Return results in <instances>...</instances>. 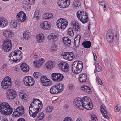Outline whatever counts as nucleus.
<instances>
[{"instance_id":"nucleus-1","label":"nucleus","mask_w":121,"mask_h":121,"mask_svg":"<svg viewBox=\"0 0 121 121\" xmlns=\"http://www.w3.org/2000/svg\"><path fill=\"white\" fill-rule=\"evenodd\" d=\"M42 103L37 99L33 100L31 103L29 108V112L30 117L35 118L42 108Z\"/></svg>"},{"instance_id":"nucleus-2","label":"nucleus","mask_w":121,"mask_h":121,"mask_svg":"<svg viewBox=\"0 0 121 121\" xmlns=\"http://www.w3.org/2000/svg\"><path fill=\"white\" fill-rule=\"evenodd\" d=\"M22 53L19 50H16L12 52L9 55V59L12 63H17L22 59Z\"/></svg>"},{"instance_id":"nucleus-3","label":"nucleus","mask_w":121,"mask_h":121,"mask_svg":"<svg viewBox=\"0 0 121 121\" xmlns=\"http://www.w3.org/2000/svg\"><path fill=\"white\" fill-rule=\"evenodd\" d=\"M12 112L13 109L7 103L3 102L0 104V113L1 114L10 115Z\"/></svg>"},{"instance_id":"nucleus-4","label":"nucleus","mask_w":121,"mask_h":121,"mask_svg":"<svg viewBox=\"0 0 121 121\" xmlns=\"http://www.w3.org/2000/svg\"><path fill=\"white\" fill-rule=\"evenodd\" d=\"M83 64L81 61H77L74 62L72 65V69L73 72L75 74L80 73L82 70Z\"/></svg>"},{"instance_id":"nucleus-5","label":"nucleus","mask_w":121,"mask_h":121,"mask_svg":"<svg viewBox=\"0 0 121 121\" xmlns=\"http://www.w3.org/2000/svg\"><path fill=\"white\" fill-rule=\"evenodd\" d=\"M78 18L83 24L86 23L88 20L87 13L83 11H78L76 13Z\"/></svg>"},{"instance_id":"nucleus-6","label":"nucleus","mask_w":121,"mask_h":121,"mask_svg":"<svg viewBox=\"0 0 121 121\" xmlns=\"http://www.w3.org/2000/svg\"><path fill=\"white\" fill-rule=\"evenodd\" d=\"M82 101L83 109L84 108L89 110L92 109L93 107V104L89 97L86 96L83 97Z\"/></svg>"},{"instance_id":"nucleus-7","label":"nucleus","mask_w":121,"mask_h":121,"mask_svg":"<svg viewBox=\"0 0 121 121\" xmlns=\"http://www.w3.org/2000/svg\"><path fill=\"white\" fill-rule=\"evenodd\" d=\"M68 21L64 18H60L56 22L57 27L60 30H64L68 26Z\"/></svg>"},{"instance_id":"nucleus-8","label":"nucleus","mask_w":121,"mask_h":121,"mask_svg":"<svg viewBox=\"0 0 121 121\" xmlns=\"http://www.w3.org/2000/svg\"><path fill=\"white\" fill-rule=\"evenodd\" d=\"M1 85L3 89H6L12 86L11 78L8 76L6 77L2 81Z\"/></svg>"},{"instance_id":"nucleus-9","label":"nucleus","mask_w":121,"mask_h":121,"mask_svg":"<svg viewBox=\"0 0 121 121\" xmlns=\"http://www.w3.org/2000/svg\"><path fill=\"white\" fill-rule=\"evenodd\" d=\"M12 46L11 41L9 39H6L3 43L2 49L5 52L10 51L12 48Z\"/></svg>"},{"instance_id":"nucleus-10","label":"nucleus","mask_w":121,"mask_h":121,"mask_svg":"<svg viewBox=\"0 0 121 121\" xmlns=\"http://www.w3.org/2000/svg\"><path fill=\"white\" fill-rule=\"evenodd\" d=\"M58 67L61 71L64 73L68 72L69 69V64L65 61L60 62L58 64Z\"/></svg>"},{"instance_id":"nucleus-11","label":"nucleus","mask_w":121,"mask_h":121,"mask_svg":"<svg viewBox=\"0 0 121 121\" xmlns=\"http://www.w3.org/2000/svg\"><path fill=\"white\" fill-rule=\"evenodd\" d=\"M6 94L7 99L10 100L14 99L17 96L16 91L15 90L11 88H9L7 90Z\"/></svg>"},{"instance_id":"nucleus-12","label":"nucleus","mask_w":121,"mask_h":121,"mask_svg":"<svg viewBox=\"0 0 121 121\" xmlns=\"http://www.w3.org/2000/svg\"><path fill=\"white\" fill-rule=\"evenodd\" d=\"M51 78L53 81L56 82L61 81L64 79L63 75L60 73H53L51 74Z\"/></svg>"},{"instance_id":"nucleus-13","label":"nucleus","mask_w":121,"mask_h":121,"mask_svg":"<svg viewBox=\"0 0 121 121\" xmlns=\"http://www.w3.org/2000/svg\"><path fill=\"white\" fill-rule=\"evenodd\" d=\"M23 81L25 85L29 87L33 86L34 83V80L33 78L30 76H27L24 77Z\"/></svg>"},{"instance_id":"nucleus-14","label":"nucleus","mask_w":121,"mask_h":121,"mask_svg":"<svg viewBox=\"0 0 121 121\" xmlns=\"http://www.w3.org/2000/svg\"><path fill=\"white\" fill-rule=\"evenodd\" d=\"M39 27L41 29L44 30H48L51 28V23L47 21H44L41 22L39 25Z\"/></svg>"},{"instance_id":"nucleus-15","label":"nucleus","mask_w":121,"mask_h":121,"mask_svg":"<svg viewBox=\"0 0 121 121\" xmlns=\"http://www.w3.org/2000/svg\"><path fill=\"white\" fill-rule=\"evenodd\" d=\"M25 111L24 107L22 106L18 107L13 112L12 116L13 117H18L23 114Z\"/></svg>"},{"instance_id":"nucleus-16","label":"nucleus","mask_w":121,"mask_h":121,"mask_svg":"<svg viewBox=\"0 0 121 121\" xmlns=\"http://www.w3.org/2000/svg\"><path fill=\"white\" fill-rule=\"evenodd\" d=\"M61 56L64 59L68 61L72 60L75 58V55L73 52H63Z\"/></svg>"},{"instance_id":"nucleus-17","label":"nucleus","mask_w":121,"mask_h":121,"mask_svg":"<svg viewBox=\"0 0 121 121\" xmlns=\"http://www.w3.org/2000/svg\"><path fill=\"white\" fill-rule=\"evenodd\" d=\"M3 36L6 38H9L13 37L14 35V32L12 30L5 29L2 30Z\"/></svg>"},{"instance_id":"nucleus-18","label":"nucleus","mask_w":121,"mask_h":121,"mask_svg":"<svg viewBox=\"0 0 121 121\" xmlns=\"http://www.w3.org/2000/svg\"><path fill=\"white\" fill-rule=\"evenodd\" d=\"M26 16L23 11H20L17 13L16 15L17 20L21 22H25L26 19Z\"/></svg>"},{"instance_id":"nucleus-19","label":"nucleus","mask_w":121,"mask_h":121,"mask_svg":"<svg viewBox=\"0 0 121 121\" xmlns=\"http://www.w3.org/2000/svg\"><path fill=\"white\" fill-rule=\"evenodd\" d=\"M70 0H60L57 2L58 6L60 8H65L67 7L70 5Z\"/></svg>"},{"instance_id":"nucleus-20","label":"nucleus","mask_w":121,"mask_h":121,"mask_svg":"<svg viewBox=\"0 0 121 121\" xmlns=\"http://www.w3.org/2000/svg\"><path fill=\"white\" fill-rule=\"evenodd\" d=\"M41 82L44 86H48L52 84V81L45 76H42L40 78Z\"/></svg>"},{"instance_id":"nucleus-21","label":"nucleus","mask_w":121,"mask_h":121,"mask_svg":"<svg viewBox=\"0 0 121 121\" xmlns=\"http://www.w3.org/2000/svg\"><path fill=\"white\" fill-rule=\"evenodd\" d=\"M82 101V98H79L75 99L73 102L74 106L79 109L83 110Z\"/></svg>"},{"instance_id":"nucleus-22","label":"nucleus","mask_w":121,"mask_h":121,"mask_svg":"<svg viewBox=\"0 0 121 121\" xmlns=\"http://www.w3.org/2000/svg\"><path fill=\"white\" fill-rule=\"evenodd\" d=\"M45 61L43 58H40L38 60H35L33 62V65L35 67H39L44 63Z\"/></svg>"},{"instance_id":"nucleus-23","label":"nucleus","mask_w":121,"mask_h":121,"mask_svg":"<svg viewBox=\"0 0 121 121\" xmlns=\"http://www.w3.org/2000/svg\"><path fill=\"white\" fill-rule=\"evenodd\" d=\"M106 39L108 42H111L114 39V35L110 30H108L107 33Z\"/></svg>"},{"instance_id":"nucleus-24","label":"nucleus","mask_w":121,"mask_h":121,"mask_svg":"<svg viewBox=\"0 0 121 121\" xmlns=\"http://www.w3.org/2000/svg\"><path fill=\"white\" fill-rule=\"evenodd\" d=\"M36 39L38 43L43 42L45 39L44 34L42 33L38 34L36 36Z\"/></svg>"},{"instance_id":"nucleus-25","label":"nucleus","mask_w":121,"mask_h":121,"mask_svg":"<svg viewBox=\"0 0 121 121\" xmlns=\"http://www.w3.org/2000/svg\"><path fill=\"white\" fill-rule=\"evenodd\" d=\"M53 17V14L51 13H45L42 16V18L44 20L51 19Z\"/></svg>"},{"instance_id":"nucleus-26","label":"nucleus","mask_w":121,"mask_h":121,"mask_svg":"<svg viewBox=\"0 0 121 121\" xmlns=\"http://www.w3.org/2000/svg\"><path fill=\"white\" fill-rule=\"evenodd\" d=\"M54 61L50 60L47 62L46 64V67L49 70H50L54 68L55 65Z\"/></svg>"},{"instance_id":"nucleus-27","label":"nucleus","mask_w":121,"mask_h":121,"mask_svg":"<svg viewBox=\"0 0 121 121\" xmlns=\"http://www.w3.org/2000/svg\"><path fill=\"white\" fill-rule=\"evenodd\" d=\"M8 21L5 18L2 17L0 18V27L3 28L7 25Z\"/></svg>"},{"instance_id":"nucleus-28","label":"nucleus","mask_w":121,"mask_h":121,"mask_svg":"<svg viewBox=\"0 0 121 121\" xmlns=\"http://www.w3.org/2000/svg\"><path fill=\"white\" fill-rule=\"evenodd\" d=\"M18 95L19 97L22 100H26L28 99V94L23 91H20L18 93Z\"/></svg>"},{"instance_id":"nucleus-29","label":"nucleus","mask_w":121,"mask_h":121,"mask_svg":"<svg viewBox=\"0 0 121 121\" xmlns=\"http://www.w3.org/2000/svg\"><path fill=\"white\" fill-rule=\"evenodd\" d=\"M17 22L15 20H12L9 23V26L11 29H16L18 26Z\"/></svg>"},{"instance_id":"nucleus-30","label":"nucleus","mask_w":121,"mask_h":121,"mask_svg":"<svg viewBox=\"0 0 121 121\" xmlns=\"http://www.w3.org/2000/svg\"><path fill=\"white\" fill-rule=\"evenodd\" d=\"M21 70L23 72H27L29 70V68L28 66L25 63L22 64L20 66Z\"/></svg>"},{"instance_id":"nucleus-31","label":"nucleus","mask_w":121,"mask_h":121,"mask_svg":"<svg viewBox=\"0 0 121 121\" xmlns=\"http://www.w3.org/2000/svg\"><path fill=\"white\" fill-rule=\"evenodd\" d=\"M47 38L48 39H52L53 41H56L58 39L57 35L53 33H51L48 35Z\"/></svg>"},{"instance_id":"nucleus-32","label":"nucleus","mask_w":121,"mask_h":121,"mask_svg":"<svg viewBox=\"0 0 121 121\" xmlns=\"http://www.w3.org/2000/svg\"><path fill=\"white\" fill-rule=\"evenodd\" d=\"M62 39L63 43L65 45L69 46L70 45L71 41L69 38L67 37H64Z\"/></svg>"},{"instance_id":"nucleus-33","label":"nucleus","mask_w":121,"mask_h":121,"mask_svg":"<svg viewBox=\"0 0 121 121\" xmlns=\"http://www.w3.org/2000/svg\"><path fill=\"white\" fill-rule=\"evenodd\" d=\"M81 90L85 92L90 94L91 92V91L90 88L86 85H82L81 87Z\"/></svg>"},{"instance_id":"nucleus-34","label":"nucleus","mask_w":121,"mask_h":121,"mask_svg":"<svg viewBox=\"0 0 121 121\" xmlns=\"http://www.w3.org/2000/svg\"><path fill=\"white\" fill-rule=\"evenodd\" d=\"M78 78L79 80L81 83H84L86 80L87 76L85 74H82L79 75Z\"/></svg>"},{"instance_id":"nucleus-35","label":"nucleus","mask_w":121,"mask_h":121,"mask_svg":"<svg viewBox=\"0 0 121 121\" xmlns=\"http://www.w3.org/2000/svg\"><path fill=\"white\" fill-rule=\"evenodd\" d=\"M71 24L75 30L78 31L79 30V25L77 22L75 21H73L71 22Z\"/></svg>"},{"instance_id":"nucleus-36","label":"nucleus","mask_w":121,"mask_h":121,"mask_svg":"<svg viewBox=\"0 0 121 121\" xmlns=\"http://www.w3.org/2000/svg\"><path fill=\"white\" fill-rule=\"evenodd\" d=\"M57 88L56 85L52 86L50 89V92L52 94H56L59 93Z\"/></svg>"},{"instance_id":"nucleus-37","label":"nucleus","mask_w":121,"mask_h":121,"mask_svg":"<svg viewBox=\"0 0 121 121\" xmlns=\"http://www.w3.org/2000/svg\"><path fill=\"white\" fill-rule=\"evenodd\" d=\"M101 111L103 116L105 118H107L108 117L107 116L106 111L105 107L104 105H102L101 106Z\"/></svg>"},{"instance_id":"nucleus-38","label":"nucleus","mask_w":121,"mask_h":121,"mask_svg":"<svg viewBox=\"0 0 121 121\" xmlns=\"http://www.w3.org/2000/svg\"><path fill=\"white\" fill-rule=\"evenodd\" d=\"M40 12L39 10H36L34 14V18L35 20H38L40 17Z\"/></svg>"},{"instance_id":"nucleus-39","label":"nucleus","mask_w":121,"mask_h":121,"mask_svg":"<svg viewBox=\"0 0 121 121\" xmlns=\"http://www.w3.org/2000/svg\"><path fill=\"white\" fill-rule=\"evenodd\" d=\"M54 109V107L52 106H48L45 107L44 111L47 113H49L52 112Z\"/></svg>"},{"instance_id":"nucleus-40","label":"nucleus","mask_w":121,"mask_h":121,"mask_svg":"<svg viewBox=\"0 0 121 121\" xmlns=\"http://www.w3.org/2000/svg\"><path fill=\"white\" fill-rule=\"evenodd\" d=\"M57 87V88L59 93L61 92L63 90L64 85L63 84L59 83L56 84Z\"/></svg>"},{"instance_id":"nucleus-41","label":"nucleus","mask_w":121,"mask_h":121,"mask_svg":"<svg viewBox=\"0 0 121 121\" xmlns=\"http://www.w3.org/2000/svg\"><path fill=\"white\" fill-rule=\"evenodd\" d=\"M81 38L80 35L79 34H77L74 39V43L75 45L78 46L79 44Z\"/></svg>"},{"instance_id":"nucleus-42","label":"nucleus","mask_w":121,"mask_h":121,"mask_svg":"<svg viewBox=\"0 0 121 121\" xmlns=\"http://www.w3.org/2000/svg\"><path fill=\"white\" fill-rule=\"evenodd\" d=\"M30 4L29 3H28L27 2H26L23 4V7L27 11H30L31 9Z\"/></svg>"},{"instance_id":"nucleus-43","label":"nucleus","mask_w":121,"mask_h":121,"mask_svg":"<svg viewBox=\"0 0 121 121\" xmlns=\"http://www.w3.org/2000/svg\"><path fill=\"white\" fill-rule=\"evenodd\" d=\"M30 33L27 31H25L23 33V38L24 39L27 40L30 38Z\"/></svg>"},{"instance_id":"nucleus-44","label":"nucleus","mask_w":121,"mask_h":121,"mask_svg":"<svg viewBox=\"0 0 121 121\" xmlns=\"http://www.w3.org/2000/svg\"><path fill=\"white\" fill-rule=\"evenodd\" d=\"M91 43L89 41H86L83 42L82 43V45L84 47L86 48H89L91 46Z\"/></svg>"},{"instance_id":"nucleus-45","label":"nucleus","mask_w":121,"mask_h":121,"mask_svg":"<svg viewBox=\"0 0 121 121\" xmlns=\"http://www.w3.org/2000/svg\"><path fill=\"white\" fill-rule=\"evenodd\" d=\"M80 3L77 1H74L73 3V7L74 8H79L80 5Z\"/></svg>"},{"instance_id":"nucleus-46","label":"nucleus","mask_w":121,"mask_h":121,"mask_svg":"<svg viewBox=\"0 0 121 121\" xmlns=\"http://www.w3.org/2000/svg\"><path fill=\"white\" fill-rule=\"evenodd\" d=\"M95 70L97 72L100 71L102 69V68L99 64L98 63H95Z\"/></svg>"},{"instance_id":"nucleus-47","label":"nucleus","mask_w":121,"mask_h":121,"mask_svg":"<svg viewBox=\"0 0 121 121\" xmlns=\"http://www.w3.org/2000/svg\"><path fill=\"white\" fill-rule=\"evenodd\" d=\"M44 113L43 112H41L38 115L37 118L39 120H41L44 117Z\"/></svg>"},{"instance_id":"nucleus-48","label":"nucleus","mask_w":121,"mask_h":121,"mask_svg":"<svg viewBox=\"0 0 121 121\" xmlns=\"http://www.w3.org/2000/svg\"><path fill=\"white\" fill-rule=\"evenodd\" d=\"M50 49L51 50L52 52L56 51L57 49V45L56 44H53L51 46Z\"/></svg>"},{"instance_id":"nucleus-49","label":"nucleus","mask_w":121,"mask_h":121,"mask_svg":"<svg viewBox=\"0 0 121 121\" xmlns=\"http://www.w3.org/2000/svg\"><path fill=\"white\" fill-rule=\"evenodd\" d=\"M68 33L69 35L71 36H73L74 35V32L72 28H69L68 30Z\"/></svg>"},{"instance_id":"nucleus-50","label":"nucleus","mask_w":121,"mask_h":121,"mask_svg":"<svg viewBox=\"0 0 121 121\" xmlns=\"http://www.w3.org/2000/svg\"><path fill=\"white\" fill-rule=\"evenodd\" d=\"M75 88L74 85L72 83L69 84L68 85V89L69 90H73Z\"/></svg>"},{"instance_id":"nucleus-51","label":"nucleus","mask_w":121,"mask_h":121,"mask_svg":"<svg viewBox=\"0 0 121 121\" xmlns=\"http://www.w3.org/2000/svg\"><path fill=\"white\" fill-rule=\"evenodd\" d=\"M62 121H73L71 118L69 117H65Z\"/></svg>"},{"instance_id":"nucleus-52","label":"nucleus","mask_w":121,"mask_h":121,"mask_svg":"<svg viewBox=\"0 0 121 121\" xmlns=\"http://www.w3.org/2000/svg\"><path fill=\"white\" fill-rule=\"evenodd\" d=\"M91 118L92 120L93 121H96L97 119L96 116L94 114H92L91 116Z\"/></svg>"},{"instance_id":"nucleus-53","label":"nucleus","mask_w":121,"mask_h":121,"mask_svg":"<svg viewBox=\"0 0 121 121\" xmlns=\"http://www.w3.org/2000/svg\"><path fill=\"white\" fill-rule=\"evenodd\" d=\"M34 77L36 78H38L39 76V72H35L33 73Z\"/></svg>"},{"instance_id":"nucleus-54","label":"nucleus","mask_w":121,"mask_h":121,"mask_svg":"<svg viewBox=\"0 0 121 121\" xmlns=\"http://www.w3.org/2000/svg\"><path fill=\"white\" fill-rule=\"evenodd\" d=\"M0 121H8L6 117L3 116H0Z\"/></svg>"},{"instance_id":"nucleus-55","label":"nucleus","mask_w":121,"mask_h":121,"mask_svg":"<svg viewBox=\"0 0 121 121\" xmlns=\"http://www.w3.org/2000/svg\"><path fill=\"white\" fill-rule=\"evenodd\" d=\"M100 4L102 6L103 11H105L106 10V8L105 4L103 3H101Z\"/></svg>"},{"instance_id":"nucleus-56","label":"nucleus","mask_w":121,"mask_h":121,"mask_svg":"<svg viewBox=\"0 0 121 121\" xmlns=\"http://www.w3.org/2000/svg\"><path fill=\"white\" fill-rule=\"evenodd\" d=\"M96 81H97L100 85H102L103 84V83L101 80L98 77H96Z\"/></svg>"},{"instance_id":"nucleus-57","label":"nucleus","mask_w":121,"mask_h":121,"mask_svg":"<svg viewBox=\"0 0 121 121\" xmlns=\"http://www.w3.org/2000/svg\"><path fill=\"white\" fill-rule=\"evenodd\" d=\"M120 108V106L119 105H117L115 107V109H116L117 112H118L119 111Z\"/></svg>"},{"instance_id":"nucleus-58","label":"nucleus","mask_w":121,"mask_h":121,"mask_svg":"<svg viewBox=\"0 0 121 121\" xmlns=\"http://www.w3.org/2000/svg\"><path fill=\"white\" fill-rule=\"evenodd\" d=\"M27 1L31 5L32 4L35 2V0H27Z\"/></svg>"},{"instance_id":"nucleus-59","label":"nucleus","mask_w":121,"mask_h":121,"mask_svg":"<svg viewBox=\"0 0 121 121\" xmlns=\"http://www.w3.org/2000/svg\"><path fill=\"white\" fill-rule=\"evenodd\" d=\"M15 84L17 86H19L20 84V82L18 80H16L15 81Z\"/></svg>"},{"instance_id":"nucleus-60","label":"nucleus","mask_w":121,"mask_h":121,"mask_svg":"<svg viewBox=\"0 0 121 121\" xmlns=\"http://www.w3.org/2000/svg\"><path fill=\"white\" fill-rule=\"evenodd\" d=\"M76 121H83L82 119L81 118L78 117L77 118Z\"/></svg>"},{"instance_id":"nucleus-61","label":"nucleus","mask_w":121,"mask_h":121,"mask_svg":"<svg viewBox=\"0 0 121 121\" xmlns=\"http://www.w3.org/2000/svg\"><path fill=\"white\" fill-rule=\"evenodd\" d=\"M7 66V64H4L2 65L1 66V67L2 68H6Z\"/></svg>"},{"instance_id":"nucleus-62","label":"nucleus","mask_w":121,"mask_h":121,"mask_svg":"<svg viewBox=\"0 0 121 121\" xmlns=\"http://www.w3.org/2000/svg\"><path fill=\"white\" fill-rule=\"evenodd\" d=\"M93 54L94 56V60H96L97 58V56L95 54L93 53Z\"/></svg>"},{"instance_id":"nucleus-63","label":"nucleus","mask_w":121,"mask_h":121,"mask_svg":"<svg viewBox=\"0 0 121 121\" xmlns=\"http://www.w3.org/2000/svg\"><path fill=\"white\" fill-rule=\"evenodd\" d=\"M104 62L105 63V64L106 65H107V64H108L109 65L110 63L108 60L107 61L105 60L104 61Z\"/></svg>"},{"instance_id":"nucleus-64","label":"nucleus","mask_w":121,"mask_h":121,"mask_svg":"<svg viewBox=\"0 0 121 121\" xmlns=\"http://www.w3.org/2000/svg\"><path fill=\"white\" fill-rule=\"evenodd\" d=\"M17 121H25V119L22 118H19Z\"/></svg>"}]
</instances>
